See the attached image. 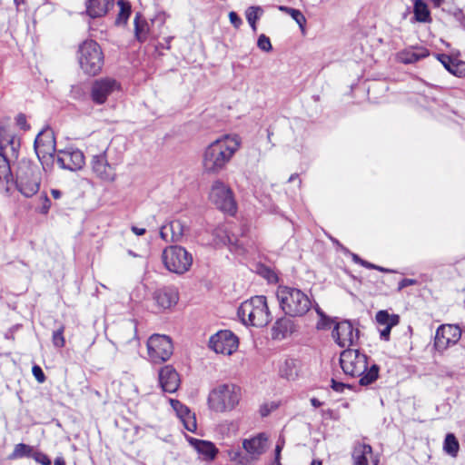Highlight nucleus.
Instances as JSON below:
<instances>
[{
	"label": "nucleus",
	"instance_id": "nucleus-1",
	"mask_svg": "<svg viewBox=\"0 0 465 465\" xmlns=\"http://www.w3.org/2000/svg\"><path fill=\"white\" fill-rule=\"evenodd\" d=\"M240 147L237 135H224L210 143L203 155V166L206 173H218L224 169Z\"/></svg>",
	"mask_w": 465,
	"mask_h": 465
},
{
	"label": "nucleus",
	"instance_id": "nucleus-2",
	"mask_svg": "<svg viewBox=\"0 0 465 465\" xmlns=\"http://www.w3.org/2000/svg\"><path fill=\"white\" fill-rule=\"evenodd\" d=\"M340 364L346 375L360 377L359 383L367 386L379 377L380 367L371 364L368 368V357L357 349H346L340 355Z\"/></svg>",
	"mask_w": 465,
	"mask_h": 465
},
{
	"label": "nucleus",
	"instance_id": "nucleus-3",
	"mask_svg": "<svg viewBox=\"0 0 465 465\" xmlns=\"http://www.w3.org/2000/svg\"><path fill=\"white\" fill-rule=\"evenodd\" d=\"M276 297L282 311L290 317H302L312 307L308 295L294 287L280 285L276 291Z\"/></svg>",
	"mask_w": 465,
	"mask_h": 465
},
{
	"label": "nucleus",
	"instance_id": "nucleus-4",
	"mask_svg": "<svg viewBox=\"0 0 465 465\" xmlns=\"http://www.w3.org/2000/svg\"><path fill=\"white\" fill-rule=\"evenodd\" d=\"M238 316L244 325L266 326L272 321L266 297L257 295L242 302L238 309Z\"/></svg>",
	"mask_w": 465,
	"mask_h": 465
},
{
	"label": "nucleus",
	"instance_id": "nucleus-5",
	"mask_svg": "<svg viewBox=\"0 0 465 465\" xmlns=\"http://www.w3.org/2000/svg\"><path fill=\"white\" fill-rule=\"evenodd\" d=\"M242 398L241 388L233 383H223L213 388L208 396V406L214 412H229L236 408Z\"/></svg>",
	"mask_w": 465,
	"mask_h": 465
},
{
	"label": "nucleus",
	"instance_id": "nucleus-6",
	"mask_svg": "<svg viewBox=\"0 0 465 465\" xmlns=\"http://www.w3.org/2000/svg\"><path fill=\"white\" fill-rule=\"evenodd\" d=\"M78 62L88 75L98 74L104 66V56L101 46L94 40L84 41L78 48Z\"/></svg>",
	"mask_w": 465,
	"mask_h": 465
},
{
	"label": "nucleus",
	"instance_id": "nucleus-7",
	"mask_svg": "<svg viewBox=\"0 0 465 465\" xmlns=\"http://www.w3.org/2000/svg\"><path fill=\"white\" fill-rule=\"evenodd\" d=\"M162 259L165 268L176 274L186 272L193 263L192 254L178 245L166 247L163 252Z\"/></svg>",
	"mask_w": 465,
	"mask_h": 465
},
{
	"label": "nucleus",
	"instance_id": "nucleus-8",
	"mask_svg": "<svg viewBox=\"0 0 465 465\" xmlns=\"http://www.w3.org/2000/svg\"><path fill=\"white\" fill-rule=\"evenodd\" d=\"M249 228L246 225L240 227L232 226L224 228L223 230H216V236L220 238L221 242L228 245L232 252L242 253L246 248L251 246V242L248 238Z\"/></svg>",
	"mask_w": 465,
	"mask_h": 465
},
{
	"label": "nucleus",
	"instance_id": "nucleus-9",
	"mask_svg": "<svg viewBox=\"0 0 465 465\" xmlns=\"http://www.w3.org/2000/svg\"><path fill=\"white\" fill-rule=\"evenodd\" d=\"M211 202L221 211L233 214L236 211V203L232 191L223 182L215 181L209 194Z\"/></svg>",
	"mask_w": 465,
	"mask_h": 465
},
{
	"label": "nucleus",
	"instance_id": "nucleus-10",
	"mask_svg": "<svg viewBox=\"0 0 465 465\" xmlns=\"http://www.w3.org/2000/svg\"><path fill=\"white\" fill-rule=\"evenodd\" d=\"M147 350L150 360L153 363H161L172 356L173 347L168 336L153 334L148 339Z\"/></svg>",
	"mask_w": 465,
	"mask_h": 465
},
{
	"label": "nucleus",
	"instance_id": "nucleus-11",
	"mask_svg": "<svg viewBox=\"0 0 465 465\" xmlns=\"http://www.w3.org/2000/svg\"><path fill=\"white\" fill-rule=\"evenodd\" d=\"M15 186L25 197H32L39 190L40 179L31 167H21L16 173Z\"/></svg>",
	"mask_w": 465,
	"mask_h": 465
},
{
	"label": "nucleus",
	"instance_id": "nucleus-12",
	"mask_svg": "<svg viewBox=\"0 0 465 465\" xmlns=\"http://www.w3.org/2000/svg\"><path fill=\"white\" fill-rule=\"evenodd\" d=\"M238 338L231 331H220L210 338L209 346L216 353L232 354L238 348Z\"/></svg>",
	"mask_w": 465,
	"mask_h": 465
},
{
	"label": "nucleus",
	"instance_id": "nucleus-13",
	"mask_svg": "<svg viewBox=\"0 0 465 465\" xmlns=\"http://www.w3.org/2000/svg\"><path fill=\"white\" fill-rule=\"evenodd\" d=\"M120 83L111 77H103L93 82L91 98L96 104H103L107 98L120 90Z\"/></svg>",
	"mask_w": 465,
	"mask_h": 465
},
{
	"label": "nucleus",
	"instance_id": "nucleus-14",
	"mask_svg": "<svg viewBox=\"0 0 465 465\" xmlns=\"http://www.w3.org/2000/svg\"><path fill=\"white\" fill-rule=\"evenodd\" d=\"M461 337V330L456 324H441L438 327L434 339V347L439 351L455 345Z\"/></svg>",
	"mask_w": 465,
	"mask_h": 465
},
{
	"label": "nucleus",
	"instance_id": "nucleus-15",
	"mask_svg": "<svg viewBox=\"0 0 465 465\" xmlns=\"http://www.w3.org/2000/svg\"><path fill=\"white\" fill-rule=\"evenodd\" d=\"M56 163L62 169L75 172L84 165V155L81 150L68 147L57 152Z\"/></svg>",
	"mask_w": 465,
	"mask_h": 465
},
{
	"label": "nucleus",
	"instance_id": "nucleus-16",
	"mask_svg": "<svg viewBox=\"0 0 465 465\" xmlns=\"http://www.w3.org/2000/svg\"><path fill=\"white\" fill-rule=\"evenodd\" d=\"M331 335L340 347L350 349L359 339V330L350 321H342L336 323Z\"/></svg>",
	"mask_w": 465,
	"mask_h": 465
},
{
	"label": "nucleus",
	"instance_id": "nucleus-17",
	"mask_svg": "<svg viewBox=\"0 0 465 465\" xmlns=\"http://www.w3.org/2000/svg\"><path fill=\"white\" fill-rule=\"evenodd\" d=\"M153 300L159 312L174 307L179 301V292L175 286H163L153 292Z\"/></svg>",
	"mask_w": 465,
	"mask_h": 465
},
{
	"label": "nucleus",
	"instance_id": "nucleus-18",
	"mask_svg": "<svg viewBox=\"0 0 465 465\" xmlns=\"http://www.w3.org/2000/svg\"><path fill=\"white\" fill-rule=\"evenodd\" d=\"M35 150L39 160L53 158L55 150V138L51 129H45L38 134L35 140Z\"/></svg>",
	"mask_w": 465,
	"mask_h": 465
},
{
	"label": "nucleus",
	"instance_id": "nucleus-19",
	"mask_svg": "<svg viewBox=\"0 0 465 465\" xmlns=\"http://www.w3.org/2000/svg\"><path fill=\"white\" fill-rule=\"evenodd\" d=\"M92 170L101 180L113 182L115 178L114 167L108 163L105 153L94 155L91 161Z\"/></svg>",
	"mask_w": 465,
	"mask_h": 465
},
{
	"label": "nucleus",
	"instance_id": "nucleus-20",
	"mask_svg": "<svg viewBox=\"0 0 465 465\" xmlns=\"http://www.w3.org/2000/svg\"><path fill=\"white\" fill-rule=\"evenodd\" d=\"M268 438L264 433H260L251 439H245L242 441V448L251 459V461L256 460L263 454L267 449Z\"/></svg>",
	"mask_w": 465,
	"mask_h": 465
},
{
	"label": "nucleus",
	"instance_id": "nucleus-21",
	"mask_svg": "<svg viewBox=\"0 0 465 465\" xmlns=\"http://www.w3.org/2000/svg\"><path fill=\"white\" fill-rule=\"evenodd\" d=\"M354 465H378L379 459L374 456L372 448L369 444L357 443L352 450Z\"/></svg>",
	"mask_w": 465,
	"mask_h": 465
},
{
	"label": "nucleus",
	"instance_id": "nucleus-22",
	"mask_svg": "<svg viewBox=\"0 0 465 465\" xmlns=\"http://www.w3.org/2000/svg\"><path fill=\"white\" fill-rule=\"evenodd\" d=\"M170 404L176 412L177 417L183 422L184 428L189 431H195L197 429L195 414L178 400L170 399Z\"/></svg>",
	"mask_w": 465,
	"mask_h": 465
},
{
	"label": "nucleus",
	"instance_id": "nucleus-23",
	"mask_svg": "<svg viewBox=\"0 0 465 465\" xmlns=\"http://www.w3.org/2000/svg\"><path fill=\"white\" fill-rule=\"evenodd\" d=\"M159 382L163 391L173 393L179 387L180 378L173 366L166 365L159 371Z\"/></svg>",
	"mask_w": 465,
	"mask_h": 465
},
{
	"label": "nucleus",
	"instance_id": "nucleus-24",
	"mask_svg": "<svg viewBox=\"0 0 465 465\" xmlns=\"http://www.w3.org/2000/svg\"><path fill=\"white\" fill-rule=\"evenodd\" d=\"M186 439L189 444L197 451L199 455L203 457V460L211 461L216 458L218 454V449L212 441L199 440L193 437H187Z\"/></svg>",
	"mask_w": 465,
	"mask_h": 465
},
{
	"label": "nucleus",
	"instance_id": "nucleus-25",
	"mask_svg": "<svg viewBox=\"0 0 465 465\" xmlns=\"http://www.w3.org/2000/svg\"><path fill=\"white\" fill-rule=\"evenodd\" d=\"M19 147V139L5 127H0V152L8 153V150H10L11 156L17 158Z\"/></svg>",
	"mask_w": 465,
	"mask_h": 465
},
{
	"label": "nucleus",
	"instance_id": "nucleus-26",
	"mask_svg": "<svg viewBox=\"0 0 465 465\" xmlns=\"http://www.w3.org/2000/svg\"><path fill=\"white\" fill-rule=\"evenodd\" d=\"M429 54L428 49L425 47H411L399 52L397 59L402 64H409L427 57Z\"/></svg>",
	"mask_w": 465,
	"mask_h": 465
},
{
	"label": "nucleus",
	"instance_id": "nucleus-27",
	"mask_svg": "<svg viewBox=\"0 0 465 465\" xmlns=\"http://www.w3.org/2000/svg\"><path fill=\"white\" fill-rule=\"evenodd\" d=\"M114 5V0H88L86 2V14L91 18L105 15Z\"/></svg>",
	"mask_w": 465,
	"mask_h": 465
},
{
	"label": "nucleus",
	"instance_id": "nucleus-28",
	"mask_svg": "<svg viewBox=\"0 0 465 465\" xmlns=\"http://www.w3.org/2000/svg\"><path fill=\"white\" fill-rule=\"evenodd\" d=\"M300 371V362L295 359H286L279 367L281 377L287 380H295Z\"/></svg>",
	"mask_w": 465,
	"mask_h": 465
},
{
	"label": "nucleus",
	"instance_id": "nucleus-29",
	"mask_svg": "<svg viewBox=\"0 0 465 465\" xmlns=\"http://www.w3.org/2000/svg\"><path fill=\"white\" fill-rule=\"evenodd\" d=\"M293 322L286 317L278 319L272 327V336L274 339H283L289 333L292 332Z\"/></svg>",
	"mask_w": 465,
	"mask_h": 465
},
{
	"label": "nucleus",
	"instance_id": "nucleus-30",
	"mask_svg": "<svg viewBox=\"0 0 465 465\" xmlns=\"http://www.w3.org/2000/svg\"><path fill=\"white\" fill-rule=\"evenodd\" d=\"M414 19L420 23H429L431 21L430 13L428 5L422 0L414 1Z\"/></svg>",
	"mask_w": 465,
	"mask_h": 465
},
{
	"label": "nucleus",
	"instance_id": "nucleus-31",
	"mask_svg": "<svg viewBox=\"0 0 465 465\" xmlns=\"http://www.w3.org/2000/svg\"><path fill=\"white\" fill-rule=\"evenodd\" d=\"M9 184L13 182V174L7 159V153L0 152V183Z\"/></svg>",
	"mask_w": 465,
	"mask_h": 465
},
{
	"label": "nucleus",
	"instance_id": "nucleus-32",
	"mask_svg": "<svg viewBox=\"0 0 465 465\" xmlns=\"http://www.w3.org/2000/svg\"><path fill=\"white\" fill-rule=\"evenodd\" d=\"M376 322L380 326H396L400 322L398 314H391L385 310L379 311L375 316Z\"/></svg>",
	"mask_w": 465,
	"mask_h": 465
},
{
	"label": "nucleus",
	"instance_id": "nucleus-33",
	"mask_svg": "<svg viewBox=\"0 0 465 465\" xmlns=\"http://www.w3.org/2000/svg\"><path fill=\"white\" fill-rule=\"evenodd\" d=\"M149 26L145 20H143L140 14H136L134 18V34L139 42H144L147 38Z\"/></svg>",
	"mask_w": 465,
	"mask_h": 465
},
{
	"label": "nucleus",
	"instance_id": "nucleus-34",
	"mask_svg": "<svg viewBox=\"0 0 465 465\" xmlns=\"http://www.w3.org/2000/svg\"><path fill=\"white\" fill-rule=\"evenodd\" d=\"M169 228L172 232V240L179 241L183 233V225L181 221H173L170 223L169 226H163L160 232L161 237L163 239H166L165 230Z\"/></svg>",
	"mask_w": 465,
	"mask_h": 465
},
{
	"label": "nucleus",
	"instance_id": "nucleus-35",
	"mask_svg": "<svg viewBox=\"0 0 465 465\" xmlns=\"http://www.w3.org/2000/svg\"><path fill=\"white\" fill-rule=\"evenodd\" d=\"M444 451L451 457H456L460 450V444L455 435L448 433L443 443Z\"/></svg>",
	"mask_w": 465,
	"mask_h": 465
},
{
	"label": "nucleus",
	"instance_id": "nucleus-36",
	"mask_svg": "<svg viewBox=\"0 0 465 465\" xmlns=\"http://www.w3.org/2000/svg\"><path fill=\"white\" fill-rule=\"evenodd\" d=\"M117 4L120 11L115 23L117 25L125 24L131 15V5L127 0H119Z\"/></svg>",
	"mask_w": 465,
	"mask_h": 465
},
{
	"label": "nucleus",
	"instance_id": "nucleus-37",
	"mask_svg": "<svg viewBox=\"0 0 465 465\" xmlns=\"http://www.w3.org/2000/svg\"><path fill=\"white\" fill-rule=\"evenodd\" d=\"M262 13L263 11L260 6H250L246 10V19L254 32L257 30L256 21L260 18Z\"/></svg>",
	"mask_w": 465,
	"mask_h": 465
},
{
	"label": "nucleus",
	"instance_id": "nucleus-38",
	"mask_svg": "<svg viewBox=\"0 0 465 465\" xmlns=\"http://www.w3.org/2000/svg\"><path fill=\"white\" fill-rule=\"evenodd\" d=\"M448 71L455 76L462 77L465 75V62L451 57V64H450Z\"/></svg>",
	"mask_w": 465,
	"mask_h": 465
},
{
	"label": "nucleus",
	"instance_id": "nucleus-39",
	"mask_svg": "<svg viewBox=\"0 0 465 465\" xmlns=\"http://www.w3.org/2000/svg\"><path fill=\"white\" fill-rule=\"evenodd\" d=\"M228 455L231 460L241 465H251L252 461L249 456L242 454L240 450H229Z\"/></svg>",
	"mask_w": 465,
	"mask_h": 465
},
{
	"label": "nucleus",
	"instance_id": "nucleus-40",
	"mask_svg": "<svg viewBox=\"0 0 465 465\" xmlns=\"http://www.w3.org/2000/svg\"><path fill=\"white\" fill-rule=\"evenodd\" d=\"M31 452H32V448L30 446L24 444V443H19V444L15 445L12 456L14 458H22V457L29 456Z\"/></svg>",
	"mask_w": 465,
	"mask_h": 465
},
{
	"label": "nucleus",
	"instance_id": "nucleus-41",
	"mask_svg": "<svg viewBox=\"0 0 465 465\" xmlns=\"http://www.w3.org/2000/svg\"><path fill=\"white\" fill-rule=\"evenodd\" d=\"M52 341L53 344L57 348H63L64 346L65 341L64 337L63 326L53 332Z\"/></svg>",
	"mask_w": 465,
	"mask_h": 465
},
{
	"label": "nucleus",
	"instance_id": "nucleus-42",
	"mask_svg": "<svg viewBox=\"0 0 465 465\" xmlns=\"http://www.w3.org/2000/svg\"><path fill=\"white\" fill-rule=\"evenodd\" d=\"M257 46L264 52H270L272 49L271 40L265 35H261L259 36Z\"/></svg>",
	"mask_w": 465,
	"mask_h": 465
},
{
	"label": "nucleus",
	"instance_id": "nucleus-43",
	"mask_svg": "<svg viewBox=\"0 0 465 465\" xmlns=\"http://www.w3.org/2000/svg\"><path fill=\"white\" fill-rule=\"evenodd\" d=\"M289 15L292 16L293 20L300 25V27L303 30V25L306 23V18L303 14L298 9H292L289 11Z\"/></svg>",
	"mask_w": 465,
	"mask_h": 465
},
{
	"label": "nucleus",
	"instance_id": "nucleus-44",
	"mask_svg": "<svg viewBox=\"0 0 465 465\" xmlns=\"http://www.w3.org/2000/svg\"><path fill=\"white\" fill-rule=\"evenodd\" d=\"M315 311L317 314L321 317V321L318 323V328H331V320L322 312V311L318 305L315 306Z\"/></svg>",
	"mask_w": 465,
	"mask_h": 465
},
{
	"label": "nucleus",
	"instance_id": "nucleus-45",
	"mask_svg": "<svg viewBox=\"0 0 465 465\" xmlns=\"http://www.w3.org/2000/svg\"><path fill=\"white\" fill-rule=\"evenodd\" d=\"M33 459L41 465H51V459L41 451H35L32 455Z\"/></svg>",
	"mask_w": 465,
	"mask_h": 465
},
{
	"label": "nucleus",
	"instance_id": "nucleus-46",
	"mask_svg": "<svg viewBox=\"0 0 465 465\" xmlns=\"http://www.w3.org/2000/svg\"><path fill=\"white\" fill-rule=\"evenodd\" d=\"M32 372H33L34 377L39 383L45 382V375L40 366L34 365L32 368Z\"/></svg>",
	"mask_w": 465,
	"mask_h": 465
},
{
	"label": "nucleus",
	"instance_id": "nucleus-47",
	"mask_svg": "<svg viewBox=\"0 0 465 465\" xmlns=\"http://www.w3.org/2000/svg\"><path fill=\"white\" fill-rule=\"evenodd\" d=\"M16 124L23 130H28L30 128L26 122V116L24 114H19L16 118Z\"/></svg>",
	"mask_w": 465,
	"mask_h": 465
},
{
	"label": "nucleus",
	"instance_id": "nucleus-48",
	"mask_svg": "<svg viewBox=\"0 0 465 465\" xmlns=\"http://www.w3.org/2000/svg\"><path fill=\"white\" fill-rule=\"evenodd\" d=\"M229 20L235 28H239L242 24V21L240 18V16L233 11L229 13Z\"/></svg>",
	"mask_w": 465,
	"mask_h": 465
},
{
	"label": "nucleus",
	"instance_id": "nucleus-49",
	"mask_svg": "<svg viewBox=\"0 0 465 465\" xmlns=\"http://www.w3.org/2000/svg\"><path fill=\"white\" fill-rule=\"evenodd\" d=\"M278 407V405L274 402L266 403L263 406H262L260 412L262 416H267L271 411L275 410Z\"/></svg>",
	"mask_w": 465,
	"mask_h": 465
},
{
	"label": "nucleus",
	"instance_id": "nucleus-50",
	"mask_svg": "<svg viewBox=\"0 0 465 465\" xmlns=\"http://www.w3.org/2000/svg\"><path fill=\"white\" fill-rule=\"evenodd\" d=\"M393 326H384L380 330V337L381 340L388 341L390 340L391 331Z\"/></svg>",
	"mask_w": 465,
	"mask_h": 465
},
{
	"label": "nucleus",
	"instance_id": "nucleus-51",
	"mask_svg": "<svg viewBox=\"0 0 465 465\" xmlns=\"http://www.w3.org/2000/svg\"><path fill=\"white\" fill-rule=\"evenodd\" d=\"M439 61L442 64V65L448 70L451 64V56L442 54L438 55Z\"/></svg>",
	"mask_w": 465,
	"mask_h": 465
},
{
	"label": "nucleus",
	"instance_id": "nucleus-52",
	"mask_svg": "<svg viewBox=\"0 0 465 465\" xmlns=\"http://www.w3.org/2000/svg\"><path fill=\"white\" fill-rule=\"evenodd\" d=\"M416 283V280H413V279H402L400 282H399V290H402L403 288L407 287V286H410V285H413Z\"/></svg>",
	"mask_w": 465,
	"mask_h": 465
},
{
	"label": "nucleus",
	"instance_id": "nucleus-53",
	"mask_svg": "<svg viewBox=\"0 0 465 465\" xmlns=\"http://www.w3.org/2000/svg\"><path fill=\"white\" fill-rule=\"evenodd\" d=\"M331 388L338 392H342L345 388V384L342 382L336 381L335 380H331Z\"/></svg>",
	"mask_w": 465,
	"mask_h": 465
},
{
	"label": "nucleus",
	"instance_id": "nucleus-54",
	"mask_svg": "<svg viewBox=\"0 0 465 465\" xmlns=\"http://www.w3.org/2000/svg\"><path fill=\"white\" fill-rule=\"evenodd\" d=\"M282 449V444L278 442L277 445H276V448H275V462H276V465H281L280 461H279V459H280V454H281Z\"/></svg>",
	"mask_w": 465,
	"mask_h": 465
},
{
	"label": "nucleus",
	"instance_id": "nucleus-55",
	"mask_svg": "<svg viewBox=\"0 0 465 465\" xmlns=\"http://www.w3.org/2000/svg\"><path fill=\"white\" fill-rule=\"evenodd\" d=\"M132 232L134 233H135L136 235H143L145 233V229L144 228H138L136 226H133L132 227Z\"/></svg>",
	"mask_w": 465,
	"mask_h": 465
},
{
	"label": "nucleus",
	"instance_id": "nucleus-56",
	"mask_svg": "<svg viewBox=\"0 0 465 465\" xmlns=\"http://www.w3.org/2000/svg\"><path fill=\"white\" fill-rule=\"evenodd\" d=\"M361 266H363V267H365V268H368V269H374V268H376V265H375V264L371 263V262H367V261H365V260H362V261L361 262Z\"/></svg>",
	"mask_w": 465,
	"mask_h": 465
},
{
	"label": "nucleus",
	"instance_id": "nucleus-57",
	"mask_svg": "<svg viewBox=\"0 0 465 465\" xmlns=\"http://www.w3.org/2000/svg\"><path fill=\"white\" fill-rule=\"evenodd\" d=\"M51 194L54 199H59L62 195V193L57 189H52Z\"/></svg>",
	"mask_w": 465,
	"mask_h": 465
},
{
	"label": "nucleus",
	"instance_id": "nucleus-58",
	"mask_svg": "<svg viewBox=\"0 0 465 465\" xmlns=\"http://www.w3.org/2000/svg\"><path fill=\"white\" fill-rule=\"evenodd\" d=\"M311 403H312V405L313 407H315V408H318V407L322 406V403L318 399H316V398H312V399H311Z\"/></svg>",
	"mask_w": 465,
	"mask_h": 465
},
{
	"label": "nucleus",
	"instance_id": "nucleus-59",
	"mask_svg": "<svg viewBox=\"0 0 465 465\" xmlns=\"http://www.w3.org/2000/svg\"><path fill=\"white\" fill-rule=\"evenodd\" d=\"M54 465H65V461L63 457H57L54 460Z\"/></svg>",
	"mask_w": 465,
	"mask_h": 465
},
{
	"label": "nucleus",
	"instance_id": "nucleus-60",
	"mask_svg": "<svg viewBox=\"0 0 465 465\" xmlns=\"http://www.w3.org/2000/svg\"><path fill=\"white\" fill-rule=\"evenodd\" d=\"M295 180H298V184L300 185L302 182H301V180H299V176H298V174H297V173H293V174H292V175L290 176V178H289V182H290V183H291V182H293V181H295Z\"/></svg>",
	"mask_w": 465,
	"mask_h": 465
},
{
	"label": "nucleus",
	"instance_id": "nucleus-61",
	"mask_svg": "<svg viewBox=\"0 0 465 465\" xmlns=\"http://www.w3.org/2000/svg\"><path fill=\"white\" fill-rule=\"evenodd\" d=\"M352 260L359 264H361V262L362 261V259L360 258L357 254H352Z\"/></svg>",
	"mask_w": 465,
	"mask_h": 465
},
{
	"label": "nucleus",
	"instance_id": "nucleus-62",
	"mask_svg": "<svg viewBox=\"0 0 465 465\" xmlns=\"http://www.w3.org/2000/svg\"><path fill=\"white\" fill-rule=\"evenodd\" d=\"M292 9L293 8L287 7V6H282V5L279 6V10L283 11V12L287 13L288 15H289V11L292 10Z\"/></svg>",
	"mask_w": 465,
	"mask_h": 465
},
{
	"label": "nucleus",
	"instance_id": "nucleus-63",
	"mask_svg": "<svg viewBox=\"0 0 465 465\" xmlns=\"http://www.w3.org/2000/svg\"><path fill=\"white\" fill-rule=\"evenodd\" d=\"M444 0H431L434 6L439 7L441 5Z\"/></svg>",
	"mask_w": 465,
	"mask_h": 465
},
{
	"label": "nucleus",
	"instance_id": "nucleus-64",
	"mask_svg": "<svg viewBox=\"0 0 465 465\" xmlns=\"http://www.w3.org/2000/svg\"><path fill=\"white\" fill-rule=\"evenodd\" d=\"M374 270H378L380 272H391V270L389 269H386V268H383V267H381V266H378L376 265V268H374Z\"/></svg>",
	"mask_w": 465,
	"mask_h": 465
}]
</instances>
